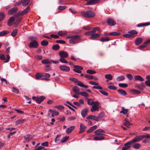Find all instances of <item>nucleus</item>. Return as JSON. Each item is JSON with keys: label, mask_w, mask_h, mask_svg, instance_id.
Segmentation results:
<instances>
[{"label": "nucleus", "mask_w": 150, "mask_h": 150, "mask_svg": "<svg viewBox=\"0 0 150 150\" xmlns=\"http://www.w3.org/2000/svg\"><path fill=\"white\" fill-rule=\"evenodd\" d=\"M81 16L85 18H91L94 17L96 15L95 13L91 10H87L86 11H82L80 13Z\"/></svg>", "instance_id": "obj_1"}, {"label": "nucleus", "mask_w": 150, "mask_h": 150, "mask_svg": "<svg viewBox=\"0 0 150 150\" xmlns=\"http://www.w3.org/2000/svg\"><path fill=\"white\" fill-rule=\"evenodd\" d=\"M68 38H70L69 42L71 44H75L77 42L81 40V38L79 35H70L68 36Z\"/></svg>", "instance_id": "obj_2"}, {"label": "nucleus", "mask_w": 150, "mask_h": 150, "mask_svg": "<svg viewBox=\"0 0 150 150\" xmlns=\"http://www.w3.org/2000/svg\"><path fill=\"white\" fill-rule=\"evenodd\" d=\"M68 63L71 66H73V67L74 68L73 69L74 71L78 73H81L82 71L81 70L83 69V68L82 67L78 65H74V63L71 62H69Z\"/></svg>", "instance_id": "obj_3"}, {"label": "nucleus", "mask_w": 150, "mask_h": 150, "mask_svg": "<svg viewBox=\"0 0 150 150\" xmlns=\"http://www.w3.org/2000/svg\"><path fill=\"white\" fill-rule=\"evenodd\" d=\"M38 42L35 40H32L28 45V46L30 48H37L38 47Z\"/></svg>", "instance_id": "obj_4"}, {"label": "nucleus", "mask_w": 150, "mask_h": 150, "mask_svg": "<svg viewBox=\"0 0 150 150\" xmlns=\"http://www.w3.org/2000/svg\"><path fill=\"white\" fill-rule=\"evenodd\" d=\"M97 31L99 32H101L99 28L98 27H94L93 28L92 30L86 32L85 34L88 36L91 35L93 33H95Z\"/></svg>", "instance_id": "obj_5"}, {"label": "nucleus", "mask_w": 150, "mask_h": 150, "mask_svg": "<svg viewBox=\"0 0 150 150\" xmlns=\"http://www.w3.org/2000/svg\"><path fill=\"white\" fill-rule=\"evenodd\" d=\"M143 136L142 135H137L132 140H131L133 144L135 143L138 142L143 139Z\"/></svg>", "instance_id": "obj_6"}, {"label": "nucleus", "mask_w": 150, "mask_h": 150, "mask_svg": "<svg viewBox=\"0 0 150 150\" xmlns=\"http://www.w3.org/2000/svg\"><path fill=\"white\" fill-rule=\"evenodd\" d=\"M45 97L43 96H40L39 97L33 96L32 99L38 103L40 104L45 99Z\"/></svg>", "instance_id": "obj_7"}, {"label": "nucleus", "mask_w": 150, "mask_h": 150, "mask_svg": "<svg viewBox=\"0 0 150 150\" xmlns=\"http://www.w3.org/2000/svg\"><path fill=\"white\" fill-rule=\"evenodd\" d=\"M89 83L92 85H95L93 87V89H96L100 90H102L103 89L102 87L98 85V83L93 81H90Z\"/></svg>", "instance_id": "obj_8"}, {"label": "nucleus", "mask_w": 150, "mask_h": 150, "mask_svg": "<svg viewBox=\"0 0 150 150\" xmlns=\"http://www.w3.org/2000/svg\"><path fill=\"white\" fill-rule=\"evenodd\" d=\"M6 58L5 55L3 54H1L0 55V59L2 60H5L4 61V63H7L9 62V60L10 58V57L9 55H6Z\"/></svg>", "instance_id": "obj_9"}, {"label": "nucleus", "mask_w": 150, "mask_h": 150, "mask_svg": "<svg viewBox=\"0 0 150 150\" xmlns=\"http://www.w3.org/2000/svg\"><path fill=\"white\" fill-rule=\"evenodd\" d=\"M106 22L108 25L110 26H114L116 24L115 22L112 18H108L106 20Z\"/></svg>", "instance_id": "obj_10"}, {"label": "nucleus", "mask_w": 150, "mask_h": 150, "mask_svg": "<svg viewBox=\"0 0 150 150\" xmlns=\"http://www.w3.org/2000/svg\"><path fill=\"white\" fill-rule=\"evenodd\" d=\"M133 144L131 141L125 144L124 146L122 148V150H127L129 149L131 147V145Z\"/></svg>", "instance_id": "obj_11"}, {"label": "nucleus", "mask_w": 150, "mask_h": 150, "mask_svg": "<svg viewBox=\"0 0 150 150\" xmlns=\"http://www.w3.org/2000/svg\"><path fill=\"white\" fill-rule=\"evenodd\" d=\"M94 133L95 135H102L104 134L105 132L103 129H99L95 131Z\"/></svg>", "instance_id": "obj_12"}, {"label": "nucleus", "mask_w": 150, "mask_h": 150, "mask_svg": "<svg viewBox=\"0 0 150 150\" xmlns=\"http://www.w3.org/2000/svg\"><path fill=\"white\" fill-rule=\"evenodd\" d=\"M59 69L62 71L67 72L70 71V68L65 65H62L59 67Z\"/></svg>", "instance_id": "obj_13"}, {"label": "nucleus", "mask_w": 150, "mask_h": 150, "mask_svg": "<svg viewBox=\"0 0 150 150\" xmlns=\"http://www.w3.org/2000/svg\"><path fill=\"white\" fill-rule=\"evenodd\" d=\"M18 8L16 7H14L10 9L8 11V14L11 15L15 13L18 11Z\"/></svg>", "instance_id": "obj_14"}, {"label": "nucleus", "mask_w": 150, "mask_h": 150, "mask_svg": "<svg viewBox=\"0 0 150 150\" xmlns=\"http://www.w3.org/2000/svg\"><path fill=\"white\" fill-rule=\"evenodd\" d=\"M60 57L61 58H66L68 56V53L66 51H61L59 53Z\"/></svg>", "instance_id": "obj_15"}, {"label": "nucleus", "mask_w": 150, "mask_h": 150, "mask_svg": "<svg viewBox=\"0 0 150 150\" xmlns=\"http://www.w3.org/2000/svg\"><path fill=\"white\" fill-rule=\"evenodd\" d=\"M15 20V19L14 17H11L8 21L7 23V25L9 26H11L13 25Z\"/></svg>", "instance_id": "obj_16"}, {"label": "nucleus", "mask_w": 150, "mask_h": 150, "mask_svg": "<svg viewBox=\"0 0 150 150\" xmlns=\"http://www.w3.org/2000/svg\"><path fill=\"white\" fill-rule=\"evenodd\" d=\"M43 77H45V78H42L41 79L43 80H46V81H49L50 80V79L49 78L50 77V75L48 73H44L42 74Z\"/></svg>", "instance_id": "obj_17"}, {"label": "nucleus", "mask_w": 150, "mask_h": 150, "mask_svg": "<svg viewBox=\"0 0 150 150\" xmlns=\"http://www.w3.org/2000/svg\"><path fill=\"white\" fill-rule=\"evenodd\" d=\"M145 85L143 83H141L140 84H137L135 85V87L137 88L138 89L141 90H143L145 88Z\"/></svg>", "instance_id": "obj_18"}, {"label": "nucleus", "mask_w": 150, "mask_h": 150, "mask_svg": "<svg viewBox=\"0 0 150 150\" xmlns=\"http://www.w3.org/2000/svg\"><path fill=\"white\" fill-rule=\"evenodd\" d=\"M86 128V127L85 125L82 123L80 124L79 133L80 134L83 132H85Z\"/></svg>", "instance_id": "obj_19"}, {"label": "nucleus", "mask_w": 150, "mask_h": 150, "mask_svg": "<svg viewBox=\"0 0 150 150\" xmlns=\"http://www.w3.org/2000/svg\"><path fill=\"white\" fill-rule=\"evenodd\" d=\"M143 39L141 38H137L135 40V44L137 46L141 44L143 42Z\"/></svg>", "instance_id": "obj_20"}, {"label": "nucleus", "mask_w": 150, "mask_h": 150, "mask_svg": "<svg viewBox=\"0 0 150 150\" xmlns=\"http://www.w3.org/2000/svg\"><path fill=\"white\" fill-rule=\"evenodd\" d=\"M99 1V0H89L86 3V5H92L97 4Z\"/></svg>", "instance_id": "obj_21"}, {"label": "nucleus", "mask_w": 150, "mask_h": 150, "mask_svg": "<svg viewBox=\"0 0 150 150\" xmlns=\"http://www.w3.org/2000/svg\"><path fill=\"white\" fill-rule=\"evenodd\" d=\"M88 110L86 108L83 109L82 110L81 112V113L82 116L83 117H85L87 113L88 112Z\"/></svg>", "instance_id": "obj_22"}, {"label": "nucleus", "mask_w": 150, "mask_h": 150, "mask_svg": "<svg viewBox=\"0 0 150 150\" xmlns=\"http://www.w3.org/2000/svg\"><path fill=\"white\" fill-rule=\"evenodd\" d=\"M117 91L120 94L124 96H125L127 94V92L125 90L122 89L117 90Z\"/></svg>", "instance_id": "obj_23"}, {"label": "nucleus", "mask_w": 150, "mask_h": 150, "mask_svg": "<svg viewBox=\"0 0 150 150\" xmlns=\"http://www.w3.org/2000/svg\"><path fill=\"white\" fill-rule=\"evenodd\" d=\"M97 128L98 126L96 125H94L92 127H91L87 131V132L88 133H90L94 130L97 129Z\"/></svg>", "instance_id": "obj_24"}, {"label": "nucleus", "mask_w": 150, "mask_h": 150, "mask_svg": "<svg viewBox=\"0 0 150 150\" xmlns=\"http://www.w3.org/2000/svg\"><path fill=\"white\" fill-rule=\"evenodd\" d=\"M100 36V35L98 33H93L92 34L90 37L91 39L93 40L95 38H97Z\"/></svg>", "instance_id": "obj_25"}, {"label": "nucleus", "mask_w": 150, "mask_h": 150, "mask_svg": "<svg viewBox=\"0 0 150 150\" xmlns=\"http://www.w3.org/2000/svg\"><path fill=\"white\" fill-rule=\"evenodd\" d=\"M86 119L93 120L96 121H98V118L97 117L93 115L89 116L86 118Z\"/></svg>", "instance_id": "obj_26"}, {"label": "nucleus", "mask_w": 150, "mask_h": 150, "mask_svg": "<svg viewBox=\"0 0 150 150\" xmlns=\"http://www.w3.org/2000/svg\"><path fill=\"white\" fill-rule=\"evenodd\" d=\"M73 91L76 94H78L80 91L79 88L77 86H74L72 89Z\"/></svg>", "instance_id": "obj_27"}, {"label": "nucleus", "mask_w": 150, "mask_h": 150, "mask_svg": "<svg viewBox=\"0 0 150 150\" xmlns=\"http://www.w3.org/2000/svg\"><path fill=\"white\" fill-rule=\"evenodd\" d=\"M41 62L43 64H51L52 63V61H50L48 59H44L41 61Z\"/></svg>", "instance_id": "obj_28"}, {"label": "nucleus", "mask_w": 150, "mask_h": 150, "mask_svg": "<svg viewBox=\"0 0 150 150\" xmlns=\"http://www.w3.org/2000/svg\"><path fill=\"white\" fill-rule=\"evenodd\" d=\"M104 139H105V137L102 136H96L93 138V140H94L100 141Z\"/></svg>", "instance_id": "obj_29"}, {"label": "nucleus", "mask_w": 150, "mask_h": 150, "mask_svg": "<svg viewBox=\"0 0 150 150\" xmlns=\"http://www.w3.org/2000/svg\"><path fill=\"white\" fill-rule=\"evenodd\" d=\"M75 127L74 126H71L70 127L67 128L66 131V132L67 133H71L75 129Z\"/></svg>", "instance_id": "obj_30"}, {"label": "nucleus", "mask_w": 150, "mask_h": 150, "mask_svg": "<svg viewBox=\"0 0 150 150\" xmlns=\"http://www.w3.org/2000/svg\"><path fill=\"white\" fill-rule=\"evenodd\" d=\"M30 9V8L29 6L27 7L21 12V16H23L27 13Z\"/></svg>", "instance_id": "obj_31"}, {"label": "nucleus", "mask_w": 150, "mask_h": 150, "mask_svg": "<svg viewBox=\"0 0 150 150\" xmlns=\"http://www.w3.org/2000/svg\"><path fill=\"white\" fill-rule=\"evenodd\" d=\"M150 25L149 22H146L144 23H140L137 25V26L138 27H142L143 26H147Z\"/></svg>", "instance_id": "obj_32"}, {"label": "nucleus", "mask_w": 150, "mask_h": 150, "mask_svg": "<svg viewBox=\"0 0 150 150\" xmlns=\"http://www.w3.org/2000/svg\"><path fill=\"white\" fill-rule=\"evenodd\" d=\"M92 107L99 108V105L100 103L98 101H94L93 102Z\"/></svg>", "instance_id": "obj_33"}, {"label": "nucleus", "mask_w": 150, "mask_h": 150, "mask_svg": "<svg viewBox=\"0 0 150 150\" xmlns=\"http://www.w3.org/2000/svg\"><path fill=\"white\" fill-rule=\"evenodd\" d=\"M10 32L8 30H3L0 32V37L8 34Z\"/></svg>", "instance_id": "obj_34"}, {"label": "nucleus", "mask_w": 150, "mask_h": 150, "mask_svg": "<svg viewBox=\"0 0 150 150\" xmlns=\"http://www.w3.org/2000/svg\"><path fill=\"white\" fill-rule=\"evenodd\" d=\"M77 84L79 86L82 88H87L88 87L87 86L84 85L81 81H78Z\"/></svg>", "instance_id": "obj_35"}, {"label": "nucleus", "mask_w": 150, "mask_h": 150, "mask_svg": "<svg viewBox=\"0 0 150 150\" xmlns=\"http://www.w3.org/2000/svg\"><path fill=\"white\" fill-rule=\"evenodd\" d=\"M135 79L136 80H138L140 81H144V79L140 76L137 75L134 77Z\"/></svg>", "instance_id": "obj_36"}, {"label": "nucleus", "mask_w": 150, "mask_h": 150, "mask_svg": "<svg viewBox=\"0 0 150 150\" xmlns=\"http://www.w3.org/2000/svg\"><path fill=\"white\" fill-rule=\"evenodd\" d=\"M121 109L122 110L120 112V114L123 113L124 115H125L126 114H127V112L128 111V109H125V108L123 107H121Z\"/></svg>", "instance_id": "obj_37"}, {"label": "nucleus", "mask_w": 150, "mask_h": 150, "mask_svg": "<svg viewBox=\"0 0 150 150\" xmlns=\"http://www.w3.org/2000/svg\"><path fill=\"white\" fill-rule=\"evenodd\" d=\"M132 145L133 148L136 149H139L141 147V145L139 143H136Z\"/></svg>", "instance_id": "obj_38"}, {"label": "nucleus", "mask_w": 150, "mask_h": 150, "mask_svg": "<svg viewBox=\"0 0 150 150\" xmlns=\"http://www.w3.org/2000/svg\"><path fill=\"white\" fill-rule=\"evenodd\" d=\"M6 16L5 14L3 12L0 13V22L4 20Z\"/></svg>", "instance_id": "obj_39"}, {"label": "nucleus", "mask_w": 150, "mask_h": 150, "mask_svg": "<svg viewBox=\"0 0 150 150\" xmlns=\"http://www.w3.org/2000/svg\"><path fill=\"white\" fill-rule=\"evenodd\" d=\"M110 40V38L108 37H102L100 38V41L102 42H107L109 41Z\"/></svg>", "instance_id": "obj_40"}, {"label": "nucleus", "mask_w": 150, "mask_h": 150, "mask_svg": "<svg viewBox=\"0 0 150 150\" xmlns=\"http://www.w3.org/2000/svg\"><path fill=\"white\" fill-rule=\"evenodd\" d=\"M30 134H27L24 137V139L27 142L29 141L32 138L30 137Z\"/></svg>", "instance_id": "obj_41"}, {"label": "nucleus", "mask_w": 150, "mask_h": 150, "mask_svg": "<svg viewBox=\"0 0 150 150\" xmlns=\"http://www.w3.org/2000/svg\"><path fill=\"white\" fill-rule=\"evenodd\" d=\"M105 78L109 80H111L112 79V76L111 74H107L105 75Z\"/></svg>", "instance_id": "obj_42"}, {"label": "nucleus", "mask_w": 150, "mask_h": 150, "mask_svg": "<svg viewBox=\"0 0 150 150\" xmlns=\"http://www.w3.org/2000/svg\"><path fill=\"white\" fill-rule=\"evenodd\" d=\"M124 125L125 126L128 127L129 126L131 125L132 124L127 120V119H125V123H124Z\"/></svg>", "instance_id": "obj_43"}, {"label": "nucleus", "mask_w": 150, "mask_h": 150, "mask_svg": "<svg viewBox=\"0 0 150 150\" xmlns=\"http://www.w3.org/2000/svg\"><path fill=\"white\" fill-rule=\"evenodd\" d=\"M52 50H59L60 48L58 44H56L52 46Z\"/></svg>", "instance_id": "obj_44"}, {"label": "nucleus", "mask_w": 150, "mask_h": 150, "mask_svg": "<svg viewBox=\"0 0 150 150\" xmlns=\"http://www.w3.org/2000/svg\"><path fill=\"white\" fill-rule=\"evenodd\" d=\"M125 77L124 76L122 75L117 77L116 79L118 81H120L124 80Z\"/></svg>", "instance_id": "obj_45"}, {"label": "nucleus", "mask_w": 150, "mask_h": 150, "mask_svg": "<svg viewBox=\"0 0 150 150\" xmlns=\"http://www.w3.org/2000/svg\"><path fill=\"white\" fill-rule=\"evenodd\" d=\"M35 77L37 79H40L41 77H43L42 74H41L39 73H37L35 75Z\"/></svg>", "instance_id": "obj_46"}, {"label": "nucleus", "mask_w": 150, "mask_h": 150, "mask_svg": "<svg viewBox=\"0 0 150 150\" xmlns=\"http://www.w3.org/2000/svg\"><path fill=\"white\" fill-rule=\"evenodd\" d=\"M41 44L42 46H46L48 44V42L46 40H43L41 42Z\"/></svg>", "instance_id": "obj_47"}, {"label": "nucleus", "mask_w": 150, "mask_h": 150, "mask_svg": "<svg viewBox=\"0 0 150 150\" xmlns=\"http://www.w3.org/2000/svg\"><path fill=\"white\" fill-rule=\"evenodd\" d=\"M18 30L17 29H15L11 33V35L13 37H15L17 33Z\"/></svg>", "instance_id": "obj_48"}, {"label": "nucleus", "mask_w": 150, "mask_h": 150, "mask_svg": "<svg viewBox=\"0 0 150 150\" xmlns=\"http://www.w3.org/2000/svg\"><path fill=\"white\" fill-rule=\"evenodd\" d=\"M84 77L88 80H91L93 78V77L92 75H90L88 74H86L84 76Z\"/></svg>", "instance_id": "obj_49"}, {"label": "nucleus", "mask_w": 150, "mask_h": 150, "mask_svg": "<svg viewBox=\"0 0 150 150\" xmlns=\"http://www.w3.org/2000/svg\"><path fill=\"white\" fill-rule=\"evenodd\" d=\"M79 94L83 96H84L85 97H89V96L88 94L85 92H80L79 93Z\"/></svg>", "instance_id": "obj_50"}, {"label": "nucleus", "mask_w": 150, "mask_h": 150, "mask_svg": "<svg viewBox=\"0 0 150 150\" xmlns=\"http://www.w3.org/2000/svg\"><path fill=\"white\" fill-rule=\"evenodd\" d=\"M86 99L87 100V103L89 105H93L92 103L93 101L92 100V99H89L88 98H86Z\"/></svg>", "instance_id": "obj_51"}, {"label": "nucleus", "mask_w": 150, "mask_h": 150, "mask_svg": "<svg viewBox=\"0 0 150 150\" xmlns=\"http://www.w3.org/2000/svg\"><path fill=\"white\" fill-rule=\"evenodd\" d=\"M45 71L47 72L51 70V67L49 65H46L44 68Z\"/></svg>", "instance_id": "obj_52"}, {"label": "nucleus", "mask_w": 150, "mask_h": 150, "mask_svg": "<svg viewBox=\"0 0 150 150\" xmlns=\"http://www.w3.org/2000/svg\"><path fill=\"white\" fill-rule=\"evenodd\" d=\"M119 86L121 88H126L128 86V85L125 83H120L118 84Z\"/></svg>", "instance_id": "obj_53"}, {"label": "nucleus", "mask_w": 150, "mask_h": 150, "mask_svg": "<svg viewBox=\"0 0 150 150\" xmlns=\"http://www.w3.org/2000/svg\"><path fill=\"white\" fill-rule=\"evenodd\" d=\"M30 0H24L22 2V5L23 6L27 5L29 2Z\"/></svg>", "instance_id": "obj_54"}, {"label": "nucleus", "mask_w": 150, "mask_h": 150, "mask_svg": "<svg viewBox=\"0 0 150 150\" xmlns=\"http://www.w3.org/2000/svg\"><path fill=\"white\" fill-rule=\"evenodd\" d=\"M128 33L131 35H136L137 34V32L135 30H130L128 32Z\"/></svg>", "instance_id": "obj_55"}, {"label": "nucleus", "mask_w": 150, "mask_h": 150, "mask_svg": "<svg viewBox=\"0 0 150 150\" xmlns=\"http://www.w3.org/2000/svg\"><path fill=\"white\" fill-rule=\"evenodd\" d=\"M24 121V119H21L17 120L16 121V125H18L20 124L23 123Z\"/></svg>", "instance_id": "obj_56"}, {"label": "nucleus", "mask_w": 150, "mask_h": 150, "mask_svg": "<svg viewBox=\"0 0 150 150\" xmlns=\"http://www.w3.org/2000/svg\"><path fill=\"white\" fill-rule=\"evenodd\" d=\"M12 92L16 94H18L19 93V90L15 87H13L12 88Z\"/></svg>", "instance_id": "obj_57"}, {"label": "nucleus", "mask_w": 150, "mask_h": 150, "mask_svg": "<svg viewBox=\"0 0 150 150\" xmlns=\"http://www.w3.org/2000/svg\"><path fill=\"white\" fill-rule=\"evenodd\" d=\"M110 35L113 36H117L119 35L120 33L117 32H112L109 33Z\"/></svg>", "instance_id": "obj_58"}, {"label": "nucleus", "mask_w": 150, "mask_h": 150, "mask_svg": "<svg viewBox=\"0 0 150 150\" xmlns=\"http://www.w3.org/2000/svg\"><path fill=\"white\" fill-rule=\"evenodd\" d=\"M132 91L134 94H139L141 93L140 91L135 89H133Z\"/></svg>", "instance_id": "obj_59"}, {"label": "nucleus", "mask_w": 150, "mask_h": 150, "mask_svg": "<svg viewBox=\"0 0 150 150\" xmlns=\"http://www.w3.org/2000/svg\"><path fill=\"white\" fill-rule=\"evenodd\" d=\"M64 58H61L59 59L60 61L62 63H68V61Z\"/></svg>", "instance_id": "obj_60"}, {"label": "nucleus", "mask_w": 150, "mask_h": 150, "mask_svg": "<svg viewBox=\"0 0 150 150\" xmlns=\"http://www.w3.org/2000/svg\"><path fill=\"white\" fill-rule=\"evenodd\" d=\"M69 137H63L62 140L60 141L61 143H64L66 142L68 139Z\"/></svg>", "instance_id": "obj_61"}, {"label": "nucleus", "mask_w": 150, "mask_h": 150, "mask_svg": "<svg viewBox=\"0 0 150 150\" xmlns=\"http://www.w3.org/2000/svg\"><path fill=\"white\" fill-rule=\"evenodd\" d=\"M86 72L90 74H93L96 73L95 71L91 70H88L86 71Z\"/></svg>", "instance_id": "obj_62"}, {"label": "nucleus", "mask_w": 150, "mask_h": 150, "mask_svg": "<svg viewBox=\"0 0 150 150\" xmlns=\"http://www.w3.org/2000/svg\"><path fill=\"white\" fill-rule=\"evenodd\" d=\"M108 87L109 89L112 90H116L117 89V88L116 86H113V85L109 86Z\"/></svg>", "instance_id": "obj_63"}, {"label": "nucleus", "mask_w": 150, "mask_h": 150, "mask_svg": "<svg viewBox=\"0 0 150 150\" xmlns=\"http://www.w3.org/2000/svg\"><path fill=\"white\" fill-rule=\"evenodd\" d=\"M99 108H95V107L92 106V107H91V109L90 110H91V111L92 112H93L96 110H97L98 111Z\"/></svg>", "instance_id": "obj_64"}]
</instances>
